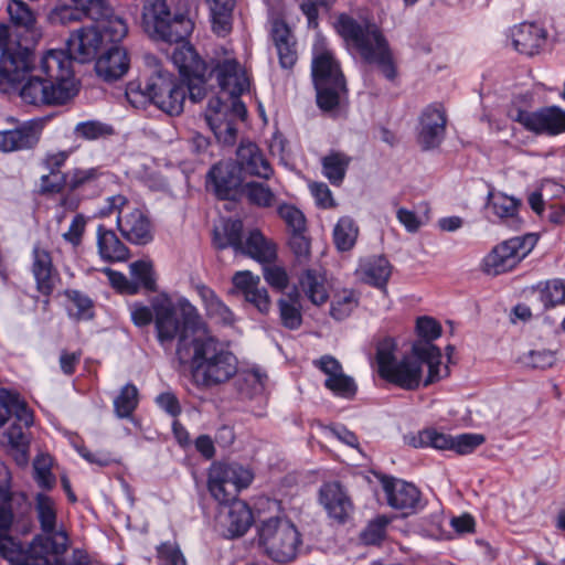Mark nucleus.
Instances as JSON below:
<instances>
[{
    "label": "nucleus",
    "mask_w": 565,
    "mask_h": 565,
    "mask_svg": "<svg viewBox=\"0 0 565 565\" xmlns=\"http://www.w3.org/2000/svg\"><path fill=\"white\" fill-rule=\"evenodd\" d=\"M513 47L521 54L534 56L540 54L547 41V31L534 22H522L511 30Z\"/></svg>",
    "instance_id": "nucleus-20"
},
{
    "label": "nucleus",
    "mask_w": 565,
    "mask_h": 565,
    "mask_svg": "<svg viewBox=\"0 0 565 565\" xmlns=\"http://www.w3.org/2000/svg\"><path fill=\"white\" fill-rule=\"evenodd\" d=\"M486 438L481 434H460L452 436V450L459 455H468L473 452L484 443Z\"/></svg>",
    "instance_id": "nucleus-58"
},
{
    "label": "nucleus",
    "mask_w": 565,
    "mask_h": 565,
    "mask_svg": "<svg viewBox=\"0 0 565 565\" xmlns=\"http://www.w3.org/2000/svg\"><path fill=\"white\" fill-rule=\"evenodd\" d=\"M34 512L43 534L32 540V551L49 555H62L67 551L68 536L57 519V505L53 498L38 493L34 498Z\"/></svg>",
    "instance_id": "nucleus-8"
},
{
    "label": "nucleus",
    "mask_w": 565,
    "mask_h": 565,
    "mask_svg": "<svg viewBox=\"0 0 565 565\" xmlns=\"http://www.w3.org/2000/svg\"><path fill=\"white\" fill-rule=\"evenodd\" d=\"M97 247L100 257L107 262H124L129 257L128 247L114 231L106 228L104 225L97 227Z\"/></svg>",
    "instance_id": "nucleus-36"
},
{
    "label": "nucleus",
    "mask_w": 565,
    "mask_h": 565,
    "mask_svg": "<svg viewBox=\"0 0 565 565\" xmlns=\"http://www.w3.org/2000/svg\"><path fill=\"white\" fill-rule=\"evenodd\" d=\"M253 478L248 468L236 462H216L210 469L207 488L221 505L216 522L225 537H239L253 524L252 510L246 502L236 499L238 492L252 483Z\"/></svg>",
    "instance_id": "nucleus-4"
},
{
    "label": "nucleus",
    "mask_w": 565,
    "mask_h": 565,
    "mask_svg": "<svg viewBox=\"0 0 565 565\" xmlns=\"http://www.w3.org/2000/svg\"><path fill=\"white\" fill-rule=\"evenodd\" d=\"M114 132L113 126L99 120L82 121L74 128V134L77 138L88 141L108 138L113 136Z\"/></svg>",
    "instance_id": "nucleus-48"
},
{
    "label": "nucleus",
    "mask_w": 565,
    "mask_h": 565,
    "mask_svg": "<svg viewBox=\"0 0 565 565\" xmlns=\"http://www.w3.org/2000/svg\"><path fill=\"white\" fill-rule=\"evenodd\" d=\"M138 405V391L132 384L125 385L114 401L118 417H129Z\"/></svg>",
    "instance_id": "nucleus-53"
},
{
    "label": "nucleus",
    "mask_w": 565,
    "mask_h": 565,
    "mask_svg": "<svg viewBox=\"0 0 565 565\" xmlns=\"http://www.w3.org/2000/svg\"><path fill=\"white\" fill-rule=\"evenodd\" d=\"M86 224L87 218L83 214H76L73 217L68 230L63 234V238L73 246H78L82 243Z\"/></svg>",
    "instance_id": "nucleus-64"
},
{
    "label": "nucleus",
    "mask_w": 565,
    "mask_h": 565,
    "mask_svg": "<svg viewBox=\"0 0 565 565\" xmlns=\"http://www.w3.org/2000/svg\"><path fill=\"white\" fill-rule=\"evenodd\" d=\"M89 19L97 25L105 43L117 45L128 33L125 20L115 14L108 0H86Z\"/></svg>",
    "instance_id": "nucleus-16"
},
{
    "label": "nucleus",
    "mask_w": 565,
    "mask_h": 565,
    "mask_svg": "<svg viewBox=\"0 0 565 565\" xmlns=\"http://www.w3.org/2000/svg\"><path fill=\"white\" fill-rule=\"evenodd\" d=\"M15 90L25 104L33 106L67 103L78 92L72 58L63 50H50L33 65L31 54L30 70L12 92Z\"/></svg>",
    "instance_id": "nucleus-3"
},
{
    "label": "nucleus",
    "mask_w": 565,
    "mask_h": 565,
    "mask_svg": "<svg viewBox=\"0 0 565 565\" xmlns=\"http://www.w3.org/2000/svg\"><path fill=\"white\" fill-rule=\"evenodd\" d=\"M130 275L137 286L143 287L147 291H156V277L152 264L147 260H137L129 266Z\"/></svg>",
    "instance_id": "nucleus-51"
},
{
    "label": "nucleus",
    "mask_w": 565,
    "mask_h": 565,
    "mask_svg": "<svg viewBox=\"0 0 565 565\" xmlns=\"http://www.w3.org/2000/svg\"><path fill=\"white\" fill-rule=\"evenodd\" d=\"M370 473L381 482L387 504L403 516L416 514L424 509L422 492L414 483L374 471Z\"/></svg>",
    "instance_id": "nucleus-14"
},
{
    "label": "nucleus",
    "mask_w": 565,
    "mask_h": 565,
    "mask_svg": "<svg viewBox=\"0 0 565 565\" xmlns=\"http://www.w3.org/2000/svg\"><path fill=\"white\" fill-rule=\"evenodd\" d=\"M0 556L9 562V565H52L42 552L32 551V542L24 550L21 541L8 533H0Z\"/></svg>",
    "instance_id": "nucleus-22"
},
{
    "label": "nucleus",
    "mask_w": 565,
    "mask_h": 565,
    "mask_svg": "<svg viewBox=\"0 0 565 565\" xmlns=\"http://www.w3.org/2000/svg\"><path fill=\"white\" fill-rule=\"evenodd\" d=\"M416 332L418 337L423 339L418 342L431 343L434 340L440 337L441 326L436 319L431 317H419L416 321Z\"/></svg>",
    "instance_id": "nucleus-59"
},
{
    "label": "nucleus",
    "mask_w": 565,
    "mask_h": 565,
    "mask_svg": "<svg viewBox=\"0 0 565 565\" xmlns=\"http://www.w3.org/2000/svg\"><path fill=\"white\" fill-rule=\"evenodd\" d=\"M319 501L328 514L339 523L348 520L351 500L339 482L324 483L319 491Z\"/></svg>",
    "instance_id": "nucleus-26"
},
{
    "label": "nucleus",
    "mask_w": 565,
    "mask_h": 565,
    "mask_svg": "<svg viewBox=\"0 0 565 565\" xmlns=\"http://www.w3.org/2000/svg\"><path fill=\"white\" fill-rule=\"evenodd\" d=\"M209 179L214 185L216 195L225 200L230 199L241 185L242 172L236 162L232 160L221 161L211 168Z\"/></svg>",
    "instance_id": "nucleus-25"
},
{
    "label": "nucleus",
    "mask_w": 565,
    "mask_h": 565,
    "mask_svg": "<svg viewBox=\"0 0 565 565\" xmlns=\"http://www.w3.org/2000/svg\"><path fill=\"white\" fill-rule=\"evenodd\" d=\"M408 444L415 448L431 447L439 450H452V436L436 429H425L409 437Z\"/></svg>",
    "instance_id": "nucleus-42"
},
{
    "label": "nucleus",
    "mask_w": 565,
    "mask_h": 565,
    "mask_svg": "<svg viewBox=\"0 0 565 565\" xmlns=\"http://www.w3.org/2000/svg\"><path fill=\"white\" fill-rule=\"evenodd\" d=\"M278 214L284 220L290 234L306 232V217L303 213L291 204H281Z\"/></svg>",
    "instance_id": "nucleus-57"
},
{
    "label": "nucleus",
    "mask_w": 565,
    "mask_h": 565,
    "mask_svg": "<svg viewBox=\"0 0 565 565\" xmlns=\"http://www.w3.org/2000/svg\"><path fill=\"white\" fill-rule=\"evenodd\" d=\"M447 125L446 110L440 104H430L419 116L417 141L423 150H431L440 146L445 138Z\"/></svg>",
    "instance_id": "nucleus-17"
},
{
    "label": "nucleus",
    "mask_w": 565,
    "mask_h": 565,
    "mask_svg": "<svg viewBox=\"0 0 565 565\" xmlns=\"http://www.w3.org/2000/svg\"><path fill=\"white\" fill-rule=\"evenodd\" d=\"M157 557L159 565H186L183 554L174 543L166 542L158 546Z\"/></svg>",
    "instance_id": "nucleus-61"
},
{
    "label": "nucleus",
    "mask_w": 565,
    "mask_h": 565,
    "mask_svg": "<svg viewBox=\"0 0 565 565\" xmlns=\"http://www.w3.org/2000/svg\"><path fill=\"white\" fill-rule=\"evenodd\" d=\"M10 409H13L20 420L26 425L31 423V415L25 407V402L20 398L19 394L0 390V426L6 423V415Z\"/></svg>",
    "instance_id": "nucleus-43"
},
{
    "label": "nucleus",
    "mask_w": 565,
    "mask_h": 565,
    "mask_svg": "<svg viewBox=\"0 0 565 565\" xmlns=\"http://www.w3.org/2000/svg\"><path fill=\"white\" fill-rule=\"evenodd\" d=\"M270 35L280 66L286 70L292 68L298 60V51L297 40L291 29L284 20L275 19L271 22Z\"/></svg>",
    "instance_id": "nucleus-24"
},
{
    "label": "nucleus",
    "mask_w": 565,
    "mask_h": 565,
    "mask_svg": "<svg viewBox=\"0 0 565 565\" xmlns=\"http://www.w3.org/2000/svg\"><path fill=\"white\" fill-rule=\"evenodd\" d=\"M305 233H294L289 238V246L299 263L307 262L310 256V241Z\"/></svg>",
    "instance_id": "nucleus-63"
},
{
    "label": "nucleus",
    "mask_w": 565,
    "mask_h": 565,
    "mask_svg": "<svg viewBox=\"0 0 565 565\" xmlns=\"http://www.w3.org/2000/svg\"><path fill=\"white\" fill-rule=\"evenodd\" d=\"M243 234V222L241 220L228 221L224 226V235L222 238L217 233L214 236V245L218 249L231 246L236 253L243 248L245 241L242 237Z\"/></svg>",
    "instance_id": "nucleus-46"
},
{
    "label": "nucleus",
    "mask_w": 565,
    "mask_h": 565,
    "mask_svg": "<svg viewBox=\"0 0 565 565\" xmlns=\"http://www.w3.org/2000/svg\"><path fill=\"white\" fill-rule=\"evenodd\" d=\"M34 478L38 484L46 490H50L55 484V477L51 472V458L50 457H39L34 461Z\"/></svg>",
    "instance_id": "nucleus-60"
},
{
    "label": "nucleus",
    "mask_w": 565,
    "mask_h": 565,
    "mask_svg": "<svg viewBox=\"0 0 565 565\" xmlns=\"http://www.w3.org/2000/svg\"><path fill=\"white\" fill-rule=\"evenodd\" d=\"M508 117L535 135L558 136L565 132V110L558 106H545L534 111L511 106Z\"/></svg>",
    "instance_id": "nucleus-12"
},
{
    "label": "nucleus",
    "mask_w": 565,
    "mask_h": 565,
    "mask_svg": "<svg viewBox=\"0 0 565 565\" xmlns=\"http://www.w3.org/2000/svg\"><path fill=\"white\" fill-rule=\"evenodd\" d=\"M260 278L250 271H238L233 276L234 286L239 289L249 303L255 306L262 313L270 309V299L266 288L259 287Z\"/></svg>",
    "instance_id": "nucleus-27"
},
{
    "label": "nucleus",
    "mask_w": 565,
    "mask_h": 565,
    "mask_svg": "<svg viewBox=\"0 0 565 565\" xmlns=\"http://www.w3.org/2000/svg\"><path fill=\"white\" fill-rule=\"evenodd\" d=\"M264 265V278L275 289L284 290L289 284V277L285 268L276 265Z\"/></svg>",
    "instance_id": "nucleus-62"
},
{
    "label": "nucleus",
    "mask_w": 565,
    "mask_h": 565,
    "mask_svg": "<svg viewBox=\"0 0 565 565\" xmlns=\"http://www.w3.org/2000/svg\"><path fill=\"white\" fill-rule=\"evenodd\" d=\"M182 320L169 301L154 306L157 340L170 349L177 340L175 356L181 365H190L193 383L200 388H212L228 382L238 371L237 358L205 333L198 309L185 298L179 302Z\"/></svg>",
    "instance_id": "nucleus-1"
},
{
    "label": "nucleus",
    "mask_w": 565,
    "mask_h": 565,
    "mask_svg": "<svg viewBox=\"0 0 565 565\" xmlns=\"http://www.w3.org/2000/svg\"><path fill=\"white\" fill-rule=\"evenodd\" d=\"M438 347L428 342H414L408 354L399 355L394 338L384 337L376 343L375 364L379 376L402 390L415 391L429 386L449 375L441 362Z\"/></svg>",
    "instance_id": "nucleus-2"
},
{
    "label": "nucleus",
    "mask_w": 565,
    "mask_h": 565,
    "mask_svg": "<svg viewBox=\"0 0 565 565\" xmlns=\"http://www.w3.org/2000/svg\"><path fill=\"white\" fill-rule=\"evenodd\" d=\"M544 309H552L565 303V281L561 278L540 281L532 287Z\"/></svg>",
    "instance_id": "nucleus-40"
},
{
    "label": "nucleus",
    "mask_w": 565,
    "mask_h": 565,
    "mask_svg": "<svg viewBox=\"0 0 565 565\" xmlns=\"http://www.w3.org/2000/svg\"><path fill=\"white\" fill-rule=\"evenodd\" d=\"M185 96L186 86L162 70L153 72L143 86L141 83L130 82L126 88V97L132 106L138 107L149 100L170 116H178L183 111Z\"/></svg>",
    "instance_id": "nucleus-5"
},
{
    "label": "nucleus",
    "mask_w": 565,
    "mask_h": 565,
    "mask_svg": "<svg viewBox=\"0 0 565 565\" xmlns=\"http://www.w3.org/2000/svg\"><path fill=\"white\" fill-rule=\"evenodd\" d=\"M392 519L386 515H377L371 520L361 532L360 540L365 545H380L386 535V529Z\"/></svg>",
    "instance_id": "nucleus-49"
},
{
    "label": "nucleus",
    "mask_w": 565,
    "mask_h": 565,
    "mask_svg": "<svg viewBox=\"0 0 565 565\" xmlns=\"http://www.w3.org/2000/svg\"><path fill=\"white\" fill-rule=\"evenodd\" d=\"M142 24L151 38L167 43L183 42L192 31V22L183 14H172L166 0H146Z\"/></svg>",
    "instance_id": "nucleus-9"
},
{
    "label": "nucleus",
    "mask_w": 565,
    "mask_h": 565,
    "mask_svg": "<svg viewBox=\"0 0 565 565\" xmlns=\"http://www.w3.org/2000/svg\"><path fill=\"white\" fill-rule=\"evenodd\" d=\"M74 6H60L52 12V20L62 24L79 21L82 18L89 19L86 0H73Z\"/></svg>",
    "instance_id": "nucleus-50"
},
{
    "label": "nucleus",
    "mask_w": 565,
    "mask_h": 565,
    "mask_svg": "<svg viewBox=\"0 0 565 565\" xmlns=\"http://www.w3.org/2000/svg\"><path fill=\"white\" fill-rule=\"evenodd\" d=\"M311 73L319 108L323 111L335 109L341 96L348 94V88L340 65L330 51L315 53Z\"/></svg>",
    "instance_id": "nucleus-7"
},
{
    "label": "nucleus",
    "mask_w": 565,
    "mask_h": 565,
    "mask_svg": "<svg viewBox=\"0 0 565 565\" xmlns=\"http://www.w3.org/2000/svg\"><path fill=\"white\" fill-rule=\"evenodd\" d=\"M353 218L350 216L341 217L333 230V242L338 250L349 252L353 247Z\"/></svg>",
    "instance_id": "nucleus-54"
},
{
    "label": "nucleus",
    "mask_w": 565,
    "mask_h": 565,
    "mask_svg": "<svg viewBox=\"0 0 565 565\" xmlns=\"http://www.w3.org/2000/svg\"><path fill=\"white\" fill-rule=\"evenodd\" d=\"M130 67V58L125 47L113 45L95 63L97 75L105 82H115L124 77Z\"/></svg>",
    "instance_id": "nucleus-23"
},
{
    "label": "nucleus",
    "mask_w": 565,
    "mask_h": 565,
    "mask_svg": "<svg viewBox=\"0 0 565 565\" xmlns=\"http://www.w3.org/2000/svg\"><path fill=\"white\" fill-rule=\"evenodd\" d=\"M521 201L514 196H509L502 192L488 194L487 207L501 221H510L511 223H519L518 218L519 207Z\"/></svg>",
    "instance_id": "nucleus-39"
},
{
    "label": "nucleus",
    "mask_w": 565,
    "mask_h": 565,
    "mask_svg": "<svg viewBox=\"0 0 565 565\" xmlns=\"http://www.w3.org/2000/svg\"><path fill=\"white\" fill-rule=\"evenodd\" d=\"M241 254L247 255L262 264L274 263L277 258L276 244L267 239L258 230L250 231Z\"/></svg>",
    "instance_id": "nucleus-35"
},
{
    "label": "nucleus",
    "mask_w": 565,
    "mask_h": 565,
    "mask_svg": "<svg viewBox=\"0 0 565 565\" xmlns=\"http://www.w3.org/2000/svg\"><path fill=\"white\" fill-rule=\"evenodd\" d=\"M359 271L364 282L385 289L392 274V266L385 257L374 256L361 260Z\"/></svg>",
    "instance_id": "nucleus-34"
},
{
    "label": "nucleus",
    "mask_w": 565,
    "mask_h": 565,
    "mask_svg": "<svg viewBox=\"0 0 565 565\" xmlns=\"http://www.w3.org/2000/svg\"><path fill=\"white\" fill-rule=\"evenodd\" d=\"M281 324L289 330H297L302 324L301 295L297 288L282 294L277 302Z\"/></svg>",
    "instance_id": "nucleus-37"
},
{
    "label": "nucleus",
    "mask_w": 565,
    "mask_h": 565,
    "mask_svg": "<svg viewBox=\"0 0 565 565\" xmlns=\"http://www.w3.org/2000/svg\"><path fill=\"white\" fill-rule=\"evenodd\" d=\"M350 161V157L341 152H331L322 159L323 174L332 184H339L344 178Z\"/></svg>",
    "instance_id": "nucleus-45"
},
{
    "label": "nucleus",
    "mask_w": 565,
    "mask_h": 565,
    "mask_svg": "<svg viewBox=\"0 0 565 565\" xmlns=\"http://www.w3.org/2000/svg\"><path fill=\"white\" fill-rule=\"evenodd\" d=\"M537 241L535 234H526L499 243L483 257L482 271L499 276L513 270L533 250Z\"/></svg>",
    "instance_id": "nucleus-11"
},
{
    "label": "nucleus",
    "mask_w": 565,
    "mask_h": 565,
    "mask_svg": "<svg viewBox=\"0 0 565 565\" xmlns=\"http://www.w3.org/2000/svg\"><path fill=\"white\" fill-rule=\"evenodd\" d=\"M299 286L306 297L316 306L329 299L330 286L326 273L320 268H308L299 277Z\"/></svg>",
    "instance_id": "nucleus-31"
},
{
    "label": "nucleus",
    "mask_w": 565,
    "mask_h": 565,
    "mask_svg": "<svg viewBox=\"0 0 565 565\" xmlns=\"http://www.w3.org/2000/svg\"><path fill=\"white\" fill-rule=\"evenodd\" d=\"M32 273L36 280L38 290L44 296H50L55 288L58 276L53 267L51 254L38 245L33 248Z\"/></svg>",
    "instance_id": "nucleus-29"
},
{
    "label": "nucleus",
    "mask_w": 565,
    "mask_h": 565,
    "mask_svg": "<svg viewBox=\"0 0 565 565\" xmlns=\"http://www.w3.org/2000/svg\"><path fill=\"white\" fill-rule=\"evenodd\" d=\"M236 163L242 174L268 180L274 169L259 147L252 141H242L236 151Z\"/></svg>",
    "instance_id": "nucleus-21"
},
{
    "label": "nucleus",
    "mask_w": 565,
    "mask_h": 565,
    "mask_svg": "<svg viewBox=\"0 0 565 565\" xmlns=\"http://www.w3.org/2000/svg\"><path fill=\"white\" fill-rule=\"evenodd\" d=\"M8 12L15 25L31 29L35 23L34 12L22 0H10Z\"/></svg>",
    "instance_id": "nucleus-55"
},
{
    "label": "nucleus",
    "mask_w": 565,
    "mask_h": 565,
    "mask_svg": "<svg viewBox=\"0 0 565 565\" xmlns=\"http://www.w3.org/2000/svg\"><path fill=\"white\" fill-rule=\"evenodd\" d=\"M244 193L250 203L260 207H269L275 201L271 189L262 182H247L244 185Z\"/></svg>",
    "instance_id": "nucleus-52"
},
{
    "label": "nucleus",
    "mask_w": 565,
    "mask_h": 565,
    "mask_svg": "<svg viewBox=\"0 0 565 565\" xmlns=\"http://www.w3.org/2000/svg\"><path fill=\"white\" fill-rule=\"evenodd\" d=\"M313 364L326 374L324 386L328 390L337 396L347 397L350 395L352 391L351 377L343 373L338 360L331 355H323L321 359L313 361Z\"/></svg>",
    "instance_id": "nucleus-28"
},
{
    "label": "nucleus",
    "mask_w": 565,
    "mask_h": 565,
    "mask_svg": "<svg viewBox=\"0 0 565 565\" xmlns=\"http://www.w3.org/2000/svg\"><path fill=\"white\" fill-rule=\"evenodd\" d=\"M222 92L226 93L233 100V110L243 116L246 113L244 104L238 97L248 88V79L234 57H226L218 61L212 70Z\"/></svg>",
    "instance_id": "nucleus-15"
},
{
    "label": "nucleus",
    "mask_w": 565,
    "mask_h": 565,
    "mask_svg": "<svg viewBox=\"0 0 565 565\" xmlns=\"http://www.w3.org/2000/svg\"><path fill=\"white\" fill-rule=\"evenodd\" d=\"M105 175L100 168H76L67 172V189L83 195H96L102 190Z\"/></svg>",
    "instance_id": "nucleus-32"
},
{
    "label": "nucleus",
    "mask_w": 565,
    "mask_h": 565,
    "mask_svg": "<svg viewBox=\"0 0 565 565\" xmlns=\"http://www.w3.org/2000/svg\"><path fill=\"white\" fill-rule=\"evenodd\" d=\"M68 315L76 320H88L94 316L92 299L78 290H66Z\"/></svg>",
    "instance_id": "nucleus-44"
},
{
    "label": "nucleus",
    "mask_w": 565,
    "mask_h": 565,
    "mask_svg": "<svg viewBox=\"0 0 565 565\" xmlns=\"http://www.w3.org/2000/svg\"><path fill=\"white\" fill-rule=\"evenodd\" d=\"M181 300L182 299H180L178 302H180ZM160 301H169L174 307L177 317L180 320H182L179 303L174 305L169 298L164 297V298H156L151 302V308L143 306V305H139V303L132 305L131 306V319H132L134 323L137 327H146V326L150 324L152 321L156 323L157 312H156L154 306Z\"/></svg>",
    "instance_id": "nucleus-47"
},
{
    "label": "nucleus",
    "mask_w": 565,
    "mask_h": 565,
    "mask_svg": "<svg viewBox=\"0 0 565 565\" xmlns=\"http://www.w3.org/2000/svg\"><path fill=\"white\" fill-rule=\"evenodd\" d=\"M206 316L222 326L232 327L235 322L233 311L217 297L215 291L205 285L196 286Z\"/></svg>",
    "instance_id": "nucleus-33"
},
{
    "label": "nucleus",
    "mask_w": 565,
    "mask_h": 565,
    "mask_svg": "<svg viewBox=\"0 0 565 565\" xmlns=\"http://www.w3.org/2000/svg\"><path fill=\"white\" fill-rule=\"evenodd\" d=\"M117 227L131 244L146 245L153 239V225L145 211L127 206L117 216Z\"/></svg>",
    "instance_id": "nucleus-18"
},
{
    "label": "nucleus",
    "mask_w": 565,
    "mask_h": 565,
    "mask_svg": "<svg viewBox=\"0 0 565 565\" xmlns=\"http://www.w3.org/2000/svg\"><path fill=\"white\" fill-rule=\"evenodd\" d=\"M209 127L220 142L224 145H233L235 142L237 128L227 117L220 120H217V117H209Z\"/></svg>",
    "instance_id": "nucleus-56"
},
{
    "label": "nucleus",
    "mask_w": 565,
    "mask_h": 565,
    "mask_svg": "<svg viewBox=\"0 0 565 565\" xmlns=\"http://www.w3.org/2000/svg\"><path fill=\"white\" fill-rule=\"evenodd\" d=\"M103 44H105L103 35L94 23L92 26L82 28L71 35L67 41L68 53H65L72 61L77 60L85 63L96 56Z\"/></svg>",
    "instance_id": "nucleus-19"
},
{
    "label": "nucleus",
    "mask_w": 565,
    "mask_h": 565,
    "mask_svg": "<svg viewBox=\"0 0 565 565\" xmlns=\"http://www.w3.org/2000/svg\"><path fill=\"white\" fill-rule=\"evenodd\" d=\"M10 33L8 26L0 24V92L12 93L30 70L31 52L26 49H8Z\"/></svg>",
    "instance_id": "nucleus-13"
},
{
    "label": "nucleus",
    "mask_w": 565,
    "mask_h": 565,
    "mask_svg": "<svg viewBox=\"0 0 565 565\" xmlns=\"http://www.w3.org/2000/svg\"><path fill=\"white\" fill-rule=\"evenodd\" d=\"M259 543L271 559L287 563L297 556L301 545V535L288 520L269 518L260 525Z\"/></svg>",
    "instance_id": "nucleus-10"
},
{
    "label": "nucleus",
    "mask_w": 565,
    "mask_h": 565,
    "mask_svg": "<svg viewBox=\"0 0 565 565\" xmlns=\"http://www.w3.org/2000/svg\"><path fill=\"white\" fill-rule=\"evenodd\" d=\"M210 10L212 31L218 36H226L233 28L235 0H206Z\"/></svg>",
    "instance_id": "nucleus-38"
},
{
    "label": "nucleus",
    "mask_w": 565,
    "mask_h": 565,
    "mask_svg": "<svg viewBox=\"0 0 565 565\" xmlns=\"http://www.w3.org/2000/svg\"><path fill=\"white\" fill-rule=\"evenodd\" d=\"M355 20V51L366 64L375 66L387 81L397 77V66L381 29L367 18Z\"/></svg>",
    "instance_id": "nucleus-6"
},
{
    "label": "nucleus",
    "mask_w": 565,
    "mask_h": 565,
    "mask_svg": "<svg viewBox=\"0 0 565 565\" xmlns=\"http://www.w3.org/2000/svg\"><path fill=\"white\" fill-rule=\"evenodd\" d=\"M25 407L31 415V423L26 425L24 422L20 420V418L18 417L17 413L13 409H10V412H8V414L6 415V420L10 415H14L18 423H13L4 433V436L8 439V444L19 454L17 458L18 461L22 463L26 462V448L29 444V439L24 433V429L29 428L33 423L32 412L29 409L26 405Z\"/></svg>",
    "instance_id": "nucleus-41"
},
{
    "label": "nucleus",
    "mask_w": 565,
    "mask_h": 565,
    "mask_svg": "<svg viewBox=\"0 0 565 565\" xmlns=\"http://www.w3.org/2000/svg\"><path fill=\"white\" fill-rule=\"evenodd\" d=\"M40 139L38 125L24 122L14 129L0 132V151L12 152L34 147Z\"/></svg>",
    "instance_id": "nucleus-30"
}]
</instances>
